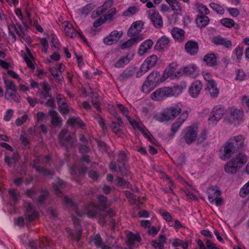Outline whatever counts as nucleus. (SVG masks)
Wrapping results in <instances>:
<instances>
[{"mask_svg": "<svg viewBox=\"0 0 249 249\" xmlns=\"http://www.w3.org/2000/svg\"><path fill=\"white\" fill-rule=\"evenodd\" d=\"M150 82H148L147 81H145V83L142 85V90L143 92L144 93H148L151 91L150 88H149Z\"/></svg>", "mask_w": 249, "mask_h": 249, "instance_id": "nucleus-63", "label": "nucleus"}, {"mask_svg": "<svg viewBox=\"0 0 249 249\" xmlns=\"http://www.w3.org/2000/svg\"><path fill=\"white\" fill-rule=\"evenodd\" d=\"M249 194V181L241 188L240 191V196L242 197H245Z\"/></svg>", "mask_w": 249, "mask_h": 249, "instance_id": "nucleus-50", "label": "nucleus"}, {"mask_svg": "<svg viewBox=\"0 0 249 249\" xmlns=\"http://www.w3.org/2000/svg\"><path fill=\"white\" fill-rule=\"evenodd\" d=\"M172 36L175 38L180 41L184 39V31L181 29L174 28L171 31Z\"/></svg>", "mask_w": 249, "mask_h": 249, "instance_id": "nucleus-26", "label": "nucleus"}, {"mask_svg": "<svg viewBox=\"0 0 249 249\" xmlns=\"http://www.w3.org/2000/svg\"><path fill=\"white\" fill-rule=\"evenodd\" d=\"M42 90L40 92L43 99H46L48 97L50 98L52 97L51 90V89L49 85L46 82H44L42 83Z\"/></svg>", "mask_w": 249, "mask_h": 249, "instance_id": "nucleus-27", "label": "nucleus"}, {"mask_svg": "<svg viewBox=\"0 0 249 249\" xmlns=\"http://www.w3.org/2000/svg\"><path fill=\"white\" fill-rule=\"evenodd\" d=\"M160 213L166 221L170 222L172 220V217L168 212L164 211V210H160Z\"/></svg>", "mask_w": 249, "mask_h": 249, "instance_id": "nucleus-54", "label": "nucleus"}, {"mask_svg": "<svg viewBox=\"0 0 249 249\" xmlns=\"http://www.w3.org/2000/svg\"><path fill=\"white\" fill-rule=\"evenodd\" d=\"M153 44V42L151 39H147L141 44L138 50V53L140 55H143L147 51L149 50Z\"/></svg>", "mask_w": 249, "mask_h": 249, "instance_id": "nucleus-21", "label": "nucleus"}, {"mask_svg": "<svg viewBox=\"0 0 249 249\" xmlns=\"http://www.w3.org/2000/svg\"><path fill=\"white\" fill-rule=\"evenodd\" d=\"M225 113L224 109L220 106L214 107L211 113L212 116L211 117L209 120L213 123L216 122L220 120Z\"/></svg>", "mask_w": 249, "mask_h": 249, "instance_id": "nucleus-12", "label": "nucleus"}, {"mask_svg": "<svg viewBox=\"0 0 249 249\" xmlns=\"http://www.w3.org/2000/svg\"><path fill=\"white\" fill-rule=\"evenodd\" d=\"M231 116L233 120L241 119L242 117V112L240 110L235 109L231 114Z\"/></svg>", "mask_w": 249, "mask_h": 249, "instance_id": "nucleus-56", "label": "nucleus"}, {"mask_svg": "<svg viewBox=\"0 0 249 249\" xmlns=\"http://www.w3.org/2000/svg\"><path fill=\"white\" fill-rule=\"evenodd\" d=\"M39 161V159H35L33 161V167L36 169V171L40 174L46 176V177H52L55 174V172L53 170H48L44 167L37 166V164L38 163Z\"/></svg>", "mask_w": 249, "mask_h": 249, "instance_id": "nucleus-9", "label": "nucleus"}, {"mask_svg": "<svg viewBox=\"0 0 249 249\" xmlns=\"http://www.w3.org/2000/svg\"><path fill=\"white\" fill-rule=\"evenodd\" d=\"M64 185V182L63 180L59 179L57 181V183H54L53 184V188L54 189V190L56 192V194L57 195H59L62 193L61 191H60V188L62 187V186Z\"/></svg>", "mask_w": 249, "mask_h": 249, "instance_id": "nucleus-47", "label": "nucleus"}, {"mask_svg": "<svg viewBox=\"0 0 249 249\" xmlns=\"http://www.w3.org/2000/svg\"><path fill=\"white\" fill-rule=\"evenodd\" d=\"M210 189H212L213 191H214V190H216V198H214V201L217 206H220L222 204L223 202V200L219 196H221V192L220 190L219 189L217 186H213L212 187H210Z\"/></svg>", "mask_w": 249, "mask_h": 249, "instance_id": "nucleus-34", "label": "nucleus"}, {"mask_svg": "<svg viewBox=\"0 0 249 249\" xmlns=\"http://www.w3.org/2000/svg\"><path fill=\"white\" fill-rule=\"evenodd\" d=\"M116 14V9L115 8H112L107 10L106 15L104 16L106 21H111L114 18V16Z\"/></svg>", "mask_w": 249, "mask_h": 249, "instance_id": "nucleus-37", "label": "nucleus"}, {"mask_svg": "<svg viewBox=\"0 0 249 249\" xmlns=\"http://www.w3.org/2000/svg\"><path fill=\"white\" fill-rule=\"evenodd\" d=\"M121 175L124 177H127L130 173L129 166L126 164L118 165Z\"/></svg>", "mask_w": 249, "mask_h": 249, "instance_id": "nucleus-35", "label": "nucleus"}, {"mask_svg": "<svg viewBox=\"0 0 249 249\" xmlns=\"http://www.w3.org/2000/svg\"><path fill=\"white\" fill-rule=\"evenodd\" d=\"M166 1L170 5L172 10L177 12L181 11V7L177 0H166Z\"/></svg>", "mask_w": 249, "mask_h": 249, "instance_id": "nucleus-38", "label": "nucleus"}, {"mask_svg": "<svg viewBox=\"0 0 249 249\" xmlns=\"http://www.w3.org/2000/svg\"><path fill=\"white\" fill-rule=\"evenodd\" d=\"M246 154L240 152L225 165V171L228 174H235L247 162Z\"/></svg>", "mask_w": 249, "mask_h": 249, "instance_id": "nucleus-2", "label": "nucleus"}, {"mask_svg": "<svg viewBox=\"0 0 249 249\" xmlns=\"http://www.w3.org/2000/svg\"><path fill=\"white\" fill-rule=\"evenodd\" d=\"M197 68L195 65H190L182 69L183 73L187 75H190L194 73Z\"/></svg>", "mask_w": 249, "mask_h": 249, "instance_id": "nucleus-43", "label": "nucleus"}, {"mask_svg": "<svg viewBox=\"0 0 249 249\" xmlns=\"http://www.w3.org/2000/svg\"><path fill=\"white\" fill-rule=\"evenodd\" d=\"M68 131L67 129H61L58 135L59 143L60 146L67 151L71 148L74 143L77 141V139L74 134L66 136Z\"/></svg>", "mask_w": 249, "mask_h": 249, "instance_id": "nucleus-3", "label": "nucleus"}, {"mask_svg": "<svg viewBox=\"0 0 249 249\" xmlns=\"http://www.w3.org/2000/svg\"><path fill=\"white\" fill-rule=\"evenodd\" d=\"M59 106L65 105L66 104L65 98L61 94H57L56 97Z\"/></svg>", "mask_w": 249, "mask_h": 249, "instance_id": "nucleus-61", "label": "nucleus"}, {"mask_svg": "<svg viewBox=\"0 0 249 249\" xmlns=\"http://www.w3.org/2000/svg\"><path fill=\"white\" fill-rule=\"evenodd\" d=\"M181 107L178 104L166 108L162 113L161 121H164L174 120L181 113Z\"/></svg>", "mask_w": 249, "mask_h": 249, "instance_id": "nucleus-4", "label": "nucleus"}, {"mask_svg": "<svg viewBox=\"0 0 249 249\" xmlns=\"http://www.w3.org/2000/svg\"><path fill=\"white\" fill-rule=\"evenodd\" d=\"M48 113L52 117L51 123L53 125L56 126L61 123L62 120L56 111L51 110L49 111Z\"/></svg>", "mask_w": 249, "mask_h": 249, "instance_id": "nucleus-28", "label": "nucleus"}, {"mask_svg": "<svg viewBox=\"0 0 249 249\" xmlns=\"http://www.w3.org/2000/svg\"><path fill=\"white\" fill-rule=\"evenodd\" d=\"M143 37L142 35H139L135 37H131L129 40L131 41V43H132V45L133 44H135L140 41L142 40L143 39Z\"/></svg>", "mask_w": 249, "mask_h": 249, "instance_id": "nucleus-60", "label": "nucleus"}, {"mask_svg": "<svg viewBox=\"0 0 249 249\" xmlns=\"http://www.w3.org/2000/svg\"><path fill=\"white\" fill-rule=\"evenodd\" d=\"M188 117V114L187 111H184L181 113L178 118V121L174 123L172 126L171 131L174 135L178 129L181 124L185 121Z\"/></svg>", "mask_w": 249, "mask_h": 249, "instance_id": "nucleus-15", "label": "nucleus"}, {"mask_svg": "<svg viewBox=\"0 0 249 249\" xmlns=\"http://www.w3.org/2000/svg\"><path fill=\"white\" fill-rule=\"evenodd\" d=\"M112 0H107L105 2L102 6L98 7L97 9L93 12L92 16L94 15V12L96 13L97 16H99L107 12V11L112 6Z\"/></svg>", "mask_w": 249, "mask_h": 249, "instance_id": "nucleus-19", "label": "nucleus"}, {"mask_svg": "<svg viewBox=\"0 0 249 249\" xmlns=\"http://www.w3.org/2000/svg\"><path fill=\"white\" fill-rule=\"evenodd\" d=\"M129 62L127 57H124L118 60L115 64V67L117 68L123 67L125 64Z\"/></svg>", "mask_w": 249, "mask_h": 249, "instance_id": "nucleus-52", "label": "nucleus"}, {"mask_svg": "<svg viewBox=\"0 0 249 249\" xmlns=\"http://www.w3.org/2000/svg\"><path fill=\"white\" fill-rule=\"evenodd\" d=\"M229 141L231 142V143H233L232 145L235 147L237 151L238 150H242L243 149L244 139L242 136L239 135L231 138L229 140Z\"/></svg>", "mask_w": 249, "mask_h": 249, "instance_id": "nucleus-17", "label": "nucleus"}, {"mask_svg": "<svg viewBox=\"0 0 249 249\" xmlns=\"http://www.w3.org/2000/svg\"><path fill=\"white\" fill-rule=\"evenodd\" d=\"M160 75L159 71H152L147 77L148 82L154 83L160 82Z\"/></svg>", "mask_w": 249, "mask_h": 249, "instance_id": "nucleus-29", "label": "nucleus"}, {"mask_svg": "<svg viewBox=\"0 0 249 249\" xmlns=\"http://www.w3.org/2000/svg\"><path fill=\"white\" fill-rule=\"evenodd\" d=\"M143 22L140 20L133 23L127 31V36L133 37L138 35L143 28Z\"/></svg>", "mask_w": 249, "mask_h": 249, "instance_id": "nucleus-8", "label": "nucleus"}, {"mask_svg": "<svg viewBox=\"0 0 249 249\" xmlns=\"http://www.w3.org/2000/svg\"><path fill=\"white\" fill-rule=\"evenodd\" d=\"M150 68L145 63H143L142 65H141L140 69L136 73L137 77H140L142 76L144 73H145Z\"/></svg>", "mask_w": 249, "mask_h": 249, "instance_id": "nucleus-41", "label": "nucleus"}, {"mask_svg": "<svg viewBox=\"0 0 249 249\" xmlns=\"http://www.w3.org/2000/svg\"><path fill=\"white\" fill-rule=\"evenodd\" d=\"M97 210V208L95 205H89L87 208V215L90 217H94L96 214Z\"/></svg>", "mask_w": 249, "mask_h": 249, "instance_id": "nucleus-44", "label": "nucleus"}, {"mask_svg": "<svg viewBox=\"0 0 249 249\" xmlns=\"http://www.w3.org/2000/svg\"><path fill=\"white\" fill-rule=\"evenodd\" d=\"M186 88L185 84L177 85L174 87H164L156 90L151 94L153 100L161 101L171 96H177Z\"/></svg>", "mask_w": 249, "mask_h": 249, "instance_id": "nucleus-1", "label": "nucleus"}, {"mask_svg": "<svg viewBox=\"0 0 249 249\" xmlns=\"http://www.w3.org/2000/svg\"><path fill=\"white\" fill-rule=\"evenodd\" d=\"M210 7L216 13L219 14H223L224 13V8L219 4L212 2L210 3Z\"/></svg>", "mask_w": 249, "mask_h": 249, "instance_id": "nucleus-46", "label": "nucleus"}, {"mask_svg": "<svg viewBox=\"0 0 249 249\" xmlns=\"http://www.w3.org/2000/svg\"><path fill=\"white\" fill-rule=\"evenodd\" d=\"M5 98L10 101H13L17 103L20 102V97L17 91L9 92L6 91L5 93Z\"/></svg>", "mask_w": 249, "mask_h": 249, "instance_id": "nucleus-25", "label": "nucleus"}, {"mask_svg": "<svg viewBox=\"0 0 249 249\" xmlns=\"http://www.w3.org/2000/svg\"><path fill=\"white\" fill-rule=\"evenodd\" d=\"M122 35V32H119L116 30H114L104 39V43L107 45H112L116 43L120 38Z\"/></svg>", "mask_w": 249, "mask_h": 249, "instance_id": "nucleus-10", "label": "nucleus"}, {"mask_svg": "<svg viewBox=\"0 0 249 249\" xmlns=\"http://www.w3.org/2000/svg\"><path fill=\"white\" fill-rule=\"evenodd\" d=\"M79 150L82 154L87 153L90 151V149L86 144H80L79 146Z\"/></svg>", "mask_w": 249, "mask_h": 249, "instance_id": "nucleus-59", "label": "nucleus"}, {"mask_svg": "<svg viewBox=\"0 0 249 249\" xmlns=\"http://www.w3.org/2000/svg\"><path fill=\"white\" fill-rule=\"evenodd\" d=\"M202 88V84L200 81L197 80L192 83L189 89V93L190 95L196 98L199 94Z\"/></svg>", "mask_w": 249, "mask_h": 249, "instance_id": "nucleus-14", "label": "nucleus"}, {"mask_svg": "<svg viewBox=\"0 0 249 249\" xmlns=\"http://www.w3.org/2000/svg\"><path fill=\"white\" fill-rule=\"evenodd\" d=\"M166 242V238L163 234H160L159 241L153 240L151 242V245L155 249H164V244Z\"/></svg>", "mask_w": 249, "mask_h": 249, "instance_id": "nucleus-24", "label": "nucleus"}, {"mask_svg": "<svg viewBox=\"0 0 249 249\" xmlns=\"http://www.w3.org/2000/svg\"><path fill=\"white\" fill-rule=\"evenodd\" d=\"M4 81L6 91H8L9 89H11V91L16 92L17 91V86L12 80H7L4 78Z\"/></svg>", "mask_w": 249, "mask_h": 249, "instance_id": "nucleus-42", "label": "nucleus"}, {"mask_svg": "<svg viewBox=\"0 0 249 249\" xmlns=\"http://www.w3.org/2000/svg\"><path fill=\"white\" fill-rule=\"evenodd\" d=\"M148 17L156 28H160L162 26L163 21L159 12L155 9H150L148 11Z\"/></svg>", "mask_w": 249, "mask_h": 249, "instance_id": "nucleus-6", "label": "nucleus"}, {"mask_svg": "<svg viewBox=\"0 0 249 249\" xmlns=\"http://www.w3.org/2000/svg\"><path fill=\"white\" fill-rule=\"evenodd\" d=\"M93 242L95 246L98 248H101L103 242L100 234H95L91 236L89 239V243Z\"/></svg>", "mask_w": 249, "mask_h": 249, "instance_id": "nucleus-33", "label": "nucleus"}, {"mask_svg": "<svg viewBox=\"0 0 249 249\" xmlns=\"http://www.w3.org/2000/svg\"><path fill=\"white\" fill-rule=\"evenodd\" d=\"M197 128L191 126L187 127L184 130L183 139L187 144H191L196 141L197 135Z\"/></svg>", "mask_w": 249, "mask_h": 249, "instance_id": "nucleus-5", "label": "nucleus"}, {"mask_svg": "<svg viewBox=\"0 0 249 249\" xmlns=\"http://www.w3.org/2000/svg\"><path fill=\"white\" fill-rule=\"evenodd\" d=\"M24 58L25 61L26 62L28 67L30 68L32 70L35 69V66L32 63V59L33 58V57L31 58L30 56L28 57V56L25 55L24 56Z\"/></svg>", "mask_w": 249, "mask_h": 249, "instance_id": "nucleus-58", "label": "nucleus"}, {"mask_svg": "<svg viewBox=\"0 0 249 249\" xmlns=\"http://www.w3.org/2000/svg\"><path fill=\"white\" fill-rule=\"evenodd\" d=\"M232 144L233 143H231L229 140L224 144L223 146L224 154L221 157L222 160H226L229 159L234 153L237 151Z\"/></svg>", "mask_w": 249, "mask_h": 249, "instance_id": "nucleus-7", "label": "nucleus"}, {"mask_svg": "<svg viewBox=\"0 0 249 249\" xmlns=\"http://www.w3.org/2000/svg\"><path fill=\"white\" fill-rule=\"evenodd\" d=\"M64 30L66 36L71 38H74L77 34V32L73 28H69L66 26H65Z\"/></svg>", "mask_w": 249, "mask_h": 249, "instance_id": "nucleus-48", "label": "nucleus"}, {"mask_svg": "<svg viewBox=\"0 0 249 249\" xmlns=\"http://www.w3.org/2000/svg\"><path fill=\"white\" fill-rule=\"evenodd\" d=\"M206 245L208 249H220V248H217L215 245L210 240H207L206 242Z\"/></svg>", "mask_w": 249, "mask_h": 249, "instance_id": "nucleus-64", "label": "nucleus"}, {"mask_svg": "<svg viewBox=\"0 0 249 249\" xmlns=\"http://www.w3.org/2000/svg\"><path fill=\"white\" fill-rule=\"evenodd\" d=\"M92 8L91 7V4L89 3L87 4L85 6L82 8L81 13L82 15H88L89 12L92 10Z\"/></svg>", "mask_w": 249, "mask_h": 249, "instance_id": "nucleus-53", "label": "nucleus"}, {"mask_svg": "<svg viewBox=\"0 0 249 249\" xmlns=\"http://www.w3.org/2000/svg\"><path fill=\"white\" fill-rule=\"evenodd\" d=\"M39 248L40 249H42L43 248L42 246H49V240L47 238L42 237L40 238L39 240Z\"/></svg>", "mask_w": 249, "mask_h": 249, "instance_id": "nucleus-57", "label": "nucleus"}, {"mask_svg": "<svg viewBox=\"0 0 249 249\" xmlns=\"http://www.w3.org/2000/svg\"><path fill=\"white\" fill-rule=\"evenodd\" d=\"M134 74V71L131 68L126 69L118 78L120 81H124L131 77Z\"/></svg>", "mask_w": 249, "mask_h": 249, "instance_id": "nucleus-30", "label": "nucleus"}, {"mask_svg": "<svg viewBox=\"0 0 249 249\" xmlns=\"http://www.w3.org/2000/svg\"><path fill=\"white\" fill-rule=\"evenodd\" d=\"M45 105L50 107L53 109L55 108L54 98L53 96L49 98V99L45 103Z\"/></svg>", "mask_w": 249, "mask_h": 249, "instance_id": "nucleus-62", "label": "nucleus"}, {"mask_svg": "<svg viewBox=\"0 0 249 249\" xmlns=\"http://www.w3.org/2000/svg\"><path fill=\"white\" fill-rule=\"evenodd\" d=\"M38 213L33 208L31 203H28L26 207V211L24 214L25 219L28 222L35 220L38 216Z\"/></svg>", "mask_w": 249, "mask_h": 249, "instance_id": "nucleus-11", "label": "nucleus"}, {"mask_svg": "<svg viewBox=\"0 0 249 249\" xmlns=\"http://www.w3.org/2000/svg\"><path fill=\"white\" fill-rule=\"evenodd\" d=\"M198 12L202 15H208L209 13L208 8L203 4H198L197 5Z\"/></svg>", "mask_w": 249, "mask_h": 249, "instance_id": "nucleus-51", "label": "nucleus"}, {"mask_svg": "<svg viewBox=\"0 0 249 249\" xmlns=\"http://www.w3.org/2000/svg\"><path fill=\"white\" fill-rule=\"evenodd\" d=\"M186 160V157L184 154H180L178 158L176 160L175 162L177 163V166L179 167H182L185 164Z\"/></svg>", "mask_w": 249, "mask_h": 249, "instance_id": "nucleus-49", "label": "nucleus"}, {"mask_svg": "<svg viewBox=\"0 0 249 249\" xmlns=\"http://www.w3.org/2000/svg\"><path fill=\"white\" fill-rule=\"evenodd\" d=\"M48 192H43L37 199V202L40 204L43 203L48 197Z\"/></svg>", "mask_w": 249, "mask_h": 249, "instance_id": "nucleus-55", "label": "nucleus"}, {"mask_svg": "<svg viewBox=\"0 0 249 249\" xmlns=\"http://www.w3.org/2000/svg\"><path fill=\"white\" fill-rule=\"evenodd\" d=\"M98 199L100 208L101 209L103 210V211H105V210L107 207V197L103 195H100L98 196Z\"/></svg>", "mask_w": 249, "mask_h": 249, "instance_id": "nucleus-39", "label": "nucleus"}, {"mask_svg": "<svg viewBox=\"0 0 249 249\" xmlns=\"http://www.w3.org/2000/svg\"><path fill=\"white\" fill-rule=\"evenodd\" d=\"M203 60L206 62L207 66H215L217 65V57L214 53H208L203 58Z\"/></svg>", "mask_w": 249, "mask_h": 249, "instance_id": "nucleus-20", "label": "nucleus"}, {"mask_svg": "<svg viewBox=\"0 0 249 249\" xmlns=\"http://www.w3.org/2000/svg\"><path fill=\"white\" fill-rule=\"evenodd\" d=\"M207 86V89L209 91L211 95L216 97L218 94V89L216 88L215 81L213 79L208 80Z\"/></svg>", "mask_w": 249, "mask_h": 249, "instance_id": "nucleus-23", "label": "nucleus"}, {"mask_svg": "<svg viewBox=\"0 0 249 249\" xmlns=\"http://www.w3.org/2000/svg\"><path fill=\"white\" fill-rule=\"evenodd\" d=\"M158 61V57L156 55H152L148 57L144 61V63L149 67V68L154 67Z\"/></svg>", "mask_w": 249, "mask_h": 249, "instance_id": "nucleus-36", "label": "nucleus"}, {"mask_svg": "<svg viewBox=\"0 0 249 249\" xmlns=\"http://www.w3.org/2000/svg\"><path fill=\"white\" fill-rule=\"evenodd\" d=\"M220 21L222 25L228 28H231L235 25L234 20L231 18H224L221 19Z\"/></svg>", "mask_w": 249, "mask_h": 249, "instance_id": "nucleus-45", "label": "nucleus"}, {"mask_svg": "<svg viewBox=\"0 0 249 249\" xmlns=\"http://www.w3.org/2000/svg\"><path fill=\"white\" fill-rule=\"evenodd\" d=\"M212 42L214 45L217 46L222 45L226 49H230L232 46L231 40H228L227 38L220 36L213 37Z\"/></svg>", "mask_w": 249, "mask_h": 249, "instance_id": "nucleus-13", "label": "nucleus"}, {"mask_svg": "<svg viewBox=\"0 0 249 249\" xmlns=\"http://www.w3.org/2000/svg\"><path fill=\"white\" fill-rule=\"evenodd\" d=\"M196 20L198 26L203 27L207 25L209 23V18L207 16L201 15L197 16Z\"/></svg>", "mask_w": 249, "mask_h": 249, "instance_id": "nucleus-32", "label": "nucleus"}, {"mask_svg": "<svg viewBox=\"0 0 249 249\" xmlns=\"http://www.w3.org/2000/svg\"><path fill=\"white\" fill-rule=\"evenodd\" d=\"M170 43L169 38L166 36H162L158 39L155 46V49L158 51L162 50L168 47Z\"/></svg>", "mask_w": 249, "mask_h": 249, "instance_id": "nucleus-18", "label": "nucleus"}, {"mask_svg": "<svg viewBox=\"0 0 249 249\" xmlns=\"http://www.w3.org/2000/svg\"><path fill=\"white\" fill-rule=\"evenodd\" d=\"M142 239L140 234H127L125 243L128 247L131 248L136 242H139Z\"/></svg>", "mask_w": 249, "mask_h": 249, "instance_id": "nucleus-22", "label": "nucleus"}, {"mask_svg": "<svg viewBox=\"0 0 249 249\" xmlns=\"http://www.w3.org/2000/svg\"><path fill=\"white\" fill-rule=\"evenodd\" d=\"M127 159L124 152L121 151L118 154V158L117 160V165L126 164Z\"/></svg>", "mask_w": 249, "mask_h": 249, "instance_id": "nucleus-40", "label": "nucleus"}, {"mask_svg": "<svg viewBox=\"0 0 249 249\" xmlns=\"http://www.w3.org/2000/svg\"><path fill=\"white\" fill-rule=\"evenodd\" d=\"M91 98V103L97 111H100L101 108L99 105L98 95L97 93L91 92L89 95Z\"/></svg>", "mask_w": 249, "mask_h": 249, "instance_id": "nucleus-31", "label": "nucleus"}, {"mask_svg": "<svg viewBox=\"0 0 249 249\" xmlns=\"http://www.w3.org/2000/svg\"><path fill=\"white\" fill-rule=\"evenodd\" d=\"M185 48L188 53L196 55L198 51V44L195 41L190 40L186 43Z\"/></svg>", "mask_w": 249, "mask_h": 249, "instance_id": "nucleus-16", "label": "nucleus"}]
</instances>
